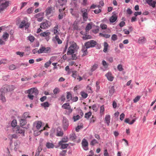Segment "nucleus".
Here are the masks:
<instances>
[{"label":"nucleus","mask_w":156,"mask_h":156,"mask_svg":"<svg viewBox=\"0 0 156 156\" xmlns=\"http://www.w3.org/2000/svg\"><path fill=\"white\" fill-rule=\"evenodd\" d=\"M153 8L155 7L156 2L152 1V0H145Z\"/></svg>","instance_id":"obj_17"},{"label":"nucleus","mask_w":156,"mask_h":156,"mask_svg":"<svg viewBox=\"0 0 156 156\" xmlns=\"http://www.w3.org/2000/svg\"><path fill=\"white\" fill-rule=\"evenodd\" d=\"M42 125V122L41 121H38L37 123L36 128L37 129H39L41 127Z\"/></svg>","instance_id":"obj_45"},{"label":"nucleus","mask_w":156,"mask_h":156,"mask_svg":"<svg viewBox=\"0 0 156 156\" xmlns=\"http://www.w3.org/2000/svg\"><path fill=\"white\" fill-rule=\"evenodd\" d=\"M78 48L79 47L77 46V44L75 42H73L68 48L67 54L71 55L74 54L75 51H76Z\"/></svg>","instance_id":"obj_3"},{"label":"nucleus","mask_w":156,"mask_h":156,"mask_svg":"<svg viewBox=\"0 0 156 156\" xmlns=\"http://www.w3.org/2000/svg\"><path fill=\"white\" fill-rule=\"evenodd\" d=\"M105 76L107 78L108 80L110 81H112L114 79L112 74L110 72H109L105 75Z\"/></svg>","instance_id":"obj_15"},{"label":"nucleus","mask_w":156,"mask_h":156,"mask_svg":"<svg viewBox=\"0 0 156 156\" xmlns=\"http://www.w3.org/2000/svg\"><path fill=\"white\" fill-rule=\"evenodd\" d=\"M50 51V48L49 47L45 48L44 47H40L38 50V53H48Z\"/></svg>","instance_id":"obj_10"},{"label":"nucleus","mask_w":156,"mask_h":156,"mask_svg":"<svg viewBox=\"0 0 156 156\" xmlns=\"http://www.w3.org/2000/svg\"><path fill=\"white\" fill-rule=\"evenodd\" d=\"M31 79V78L30 77H25L24 78H21V80L22 81H24L26 80H30Z\"/></svg>","instance_id":"obj_58"},{"label":"nucleus","mask_w":156,"mask_h":156,"mask_svg":"<svg viewBox=\"0 0 156 156\" xmlns=\"http://www.w3.org/2000/svg\"><path fill=\"white\" fill-rule=\"evenodd\" d=\"M30 25V23L28 22L27 18H25L21 21V22L20 24L19 27L20 28H23L25 27V29H28Z\"/></svg>","instance_id":"obj_9"},{"label":"nucleus","mask_w":156,"mask_h":156,"mask_svg":"<svg viewBox=\"0 0 156 156\" xmlns=\"http://www.w3.org/2000/svg\"><path fill=\"white\" fill-rule=\"evenodd\" d=\"M51 62L50 60L46 62L45 63L44 65V67L45 68H48V67L51 64Z\"/></svg>","instance_id":"obj_36"},{"label":"nucleus","mask_w":156,"mask_h":156,"mask_svg":"<svg viewBox=\"0 0 156 156\" xmlns=\"http://www.w3.org/2000/svg\"><path fill=\"white\" fill-rule=\"evenodd\" d=\"M115 13V12H113V14L110 18L109 20L111 23H114L117 19V16Z\"/></svg>","instance_id":"obj_13"},{"label":"nucleus","mask_w":156,"mask_h":156,"mask_svg":"<svg viewBox=\"0 0 156 156\" xmlns=\"http://www.w3.org/2000/svg\"><path fill=\"white\" fill-rule=\"evenodd\" d=\"M41 105L44 108L48 107L49 106V104L48 102H45L44 103L41 104Z\"/></svg>","instance_id":"obj_44"},{"label":"nucleus","mask_w":156,"mask_h":156,"mask_svg":"<svg viewBox=\"0 0 156 156\" xmlns=\"http://www.w3.org/2000/svg\"><path fill=\"white\" fill-rule=\"evenodd\" d=\"M99 36L105 37V38H108L110 37V35L108 34H103L102 33H100L99 34Z\"/></svg>","instance_id":"obj_35"},{"label":"nucleus","mask_w":156,"mask_h":156,"mask_svg":"<svg viewBox=\"0 0 156 156\" xmlns=\"http://www.w3.org/2000/svg\"><path fill=\"white\" fill-rule=\"evenodd\" d=\"M80 117V115H77L76 116H73V119H74V121H76V120L79 119Z\"/></svg>","instance_id":"obj_50"},{"label":"nucleus","mask_w":156,"mask_h":156,"mask_svg":"<svg viewBox=\"0 0 156 156\" xmlns=\"http://www.w3.org/2000/svg\"><path fill=\"white\" fill-rule=\"evenodd\" d=\"M63 125L64 129L66 130L69 126V122L68 119L65 117H63Z\"/></svg>","instance_id":"obj_11"},{"label":"nucleus","mask_w":156,"mask_h":156,"mask_svg":"<svg viewBox=\"0 0 156 156\" xmlns=\"http://www.w3.org/2000/svg\"><path fill=\"white\" fill-rule=\"evenodd\" d=\"M94 13L95 14H98L100 13L101 11V9H96L95 10H94Z\"/></svg>","instance_id":"obj_59"},{"label":"nucleus","mask_w":156,"mask_h":156,"mask_svg":"<svg viewBox=\"0 0 156 156\" xmlns=\"http://www.w3.org/2000/svg\"><path fill=\"white\" fill-rule=\"evenodd\" d=\"M111 39L112 40L114 41L117 40V35L115 34L112 35Z\"/></svg>","instance_id":"obj_43"},{"label":"nucleus","mask_w":156,"mask_h":156,"mask_svg":"<svg viewBox=\"0 0 156 156\" xmlns=\"http://www.w3.org/2000/svg\"><path fill=\"white\" fill-rule=\"evenodd\" d=\"M125 24V22L124 21H122L120 23L119 25L120 27H122L124 26Z\"/></svg>","instance_id":"obj_63"},{"label":"nucleus","mask_w":156,"mask_h":156,"mask_svg":"<svg viewBox=\"0 0 156 156\" xmlns=\"http://www.w3.org/2000/svg\"><path fill=\"white\" fill-rule=\"evenodd\" d=\"M63 134V133L62 131H58L57 132V136H62Z\"/></svg>","instance_id":"obj_54"},{"label":"nucleus","mask_w":156,"mask_h":156,"mask_svg":"<svg viewBox=\"0 0 156 156\" xmlns=\"http://www.w3.org/2000/svg\"><path fill=\"white\" fill-rule=\"evenodd\" d=\"M64 109L68 110L66 111V114L68 115H69L72 112L73 110L71 108V107L69 103H66L63 104L62 106Z\"/></svg>","instance_id":"obj_7"},{"label":"nucleus","mask_w":156,"mask_h":156,"mask_svg":"<svg viewBox=\"0 0 156 156\" xmlns=\"http://www.w3.org/2000/svg\"><path fill=\"white\" fill-rule=\"evenodd\" d=\"M77 76V71H74L72 72V76L76 79Z\"/></svg>","instance_id":"obj_49"},{"label":"nucleus","mask_w":156,"mask_h":156,"mask_svg":"<svg viewBox=\"0 0 156 156\" xmlns=\"http://www.w3.org/2000/svg\"><path fill=\"white\" fill-rule=\"evenodd\" d=\"M46 146L48 148H53L54 145L52 143L48 142L46 144Z\"/></svg>","instance_id":"obj_22"},{"label":"nucleus","mask_w":156,"mask_h":156,"mask_svg":"<svg viewBox=\"0 0 156 156\" xmlns=\"http://www.w3.org/2000/svg\"><path fill=\"white\" fill-rule=\"evenodd\" d=\"M20 124L21 126H23L26 124V120L25 119H21L20 121Z\"/></svg>","instance_id":"obj_41"},{"label":"nucleus","mask_w":156,"mask_h":156,"mask_svg":"<svg viewBox=\"0 0 156 156\" xmlns=\"http://www.w3.org/2000/svg\"><path fill=\"white\" fill-rule=\"evenodd\" d=\"M115 92V89L113 86H112L109 87V95H112Z\"/></svg>","instance_id":"obj_20"},{"label":"nucleus","mask_w":156,"mask_h":156,"mask_svg":"<svg viewBox=\"0 0 156 156\" xmlns=\"http://www.w3.org/2000/svg\"><path fill=\"white\" fill-rule=\"evenodd\" d=\"M56 40L57 41L58 44H60L62 43V41L59 38L58 35H56L55 36Z\"/></svg>","instance_id":"obj_34"},{"label":"nucleus","mask_w":156,"mask_h":156,"mask_svg":"<svg viewBox=\"0 0 156 156\" xmlns=\"http://www.w3.org/2000/svg\"><path fill=\"white\" fill-rule=\"evenodd\" d=\"M117 68L118 70L120 71H122L123 70L122 66L121 65H119L117 66Z\"/></svg>","instance_id":"obj_51"},{"label":"nucleus","mask_w":156,"mask_h":156,"mask_svg":"<svg viewBox=\"0 0 156 156\" xmlns=\"http://www.w3.org/2000/svg\"><path fill=\"white\" fill-rule=\"evenodd\" d=\"M80 94L82 97L84 98H86L88 96V94L83 91H81L80 92Z\"/></svg>","instance_id":"obj_26"},{"label":"nucleus","mask_w":156,"mask_h":156,"mask_svg":"<svg viewBox=\"0 0 156 156\" xmlns=\"http://www.w3.org/2000/svg\"><path fill=\"white\" fill-rule=\"evenodd\" d=\"M80 12L83 20L85 21H87L88 17V10L85 8H82L81 9Z\"/></svg>","instance_id":"obj_5"},{"label":"nucleus","mask_w":156,"mask_h":156,"mask_svg":"<svg viewBox=\"0 0 156 156\" xmlns=\"http://www.w3.org/2000/svg\"><path fill=\"white\" fill-rule=\"evenodd\" d=\"M110 120V116L109 115H107L105 116V122L106 123L108 126H109Z\"/></svg>","instance_id":"obj_18"},{"label":"nucleus","mask_w":156,"mask_h":156,"mask_svg":"<svg viewBox=\"0 0 156 156\" xmlns=\"http://www.w3.org/2000/svg\"><path fill=\"white\" fill-rule=\"evenodd\" d=\"M98 142L95 139H93L90 142V145H94L96 144H98Z\"/></svg>","instance_id":"obj_39"},{"label":"nucleus","mask_w":156,"mask_h":156,"mask_svg":"<svg viewBox=\"0 0 156 156\" xmlns=\"http://www.w3.org/2000/svg\"><path fill=\"white\" fill-rule=\"evenodd\" d=\"M27 92L28 93L27 97L30 100H33L35 96L38 94V90L35 88H31L27 90Z\"/></svg>","instance_id":"obj_2"},{"label":"nucleus","mask_w":156,"mask_h":156,"mask_svg":"<svg viewBox=\"0 0 156 156\" xmlns=\"http://www.w3.org/2000/svg\"><path fill=\"white\" fill-rule=\"evenodd\" d=\"M58 144L59 145L61 146V147L62 149L66 148L69 146L68 144H64L63 143H62L61 142H59Z\"/></svg>","instance_id":"obj_24"},{"label":"nucleus","mask_w":156,"mask_h":156,"mask_svg":"<svg viewBox=\"0 0 156 156\" xmlns=\"http://www.w3.org/2000/svg\"><path fill=\"white\" fill-rule=\"evenodd\" d=\"M14 131H15L16 133L17 134H24V131L22 128L17 127L14 128Z\"/></svg>","instance_id":"obj_14"},{"label":"nucleus","mask_w":156,"mask_h":156,"mask_svg":"<svg viewBox=\"0 0 156 156\" xmlns=\"http://www.w3.org/2000/svg\"><path fill=\"white\" fill-rule=\"evenodd\" d=\"M77 136L74 133H72L70 135V138L72 140H74L76 139Z\"/></svg>","instance_id":"obj_37"},{"label":"nucleus","mask_w":156,"mask_h":156,"mask_svg":"<svg viewBox=\"0 0 156 156\" xmlns=\"http://www.w3.org/2000/svg\"><path fill=\"white\" fill-rule=\"evenodd\" d=\"M140 97L139 96H137L133 100V102L134 103H136V102H137L139 101V99L140 98Z\"/></svg>","instance_id":"obj_52"},{"label":"nucleus","mask_w":156,"mask_h":156,"mask_svg":"<svg viewBox=\"0 0 156 156\" xmlns=\"http://www.w3.org/2000/svg\"><path fill=\"white\" fill-rule=\"evenodd\" d=\"M125 116V115L123 113H122L120 116V119L121 120H122L124 118Z\"/></svg>","instance_id":"obj_61"},{"label":"nucleus","mask_w":156,"mask_h":156,"mask_svg":"<svg viewBox=\"0 0 156 156\" xmlns=\"http://www.w3.org/2000/svg\"><path fill=\"white\" fill-rule=\"evenodd\" d=\"M59 92V89L57 88H55L53 90V92L54 94H57Z\"/></svg>","instance_id":"obj_53"},{"label":"nucleus","mask_w":156,"mask_h":156,"mask_svg":"<svg viewBox=\"0 0 156 156\" xmlns=\"http://www.w3.org/2000/svg\"><path fill=\"white\" fill-rule=\"evenodd\" d=\"M48 21H47L45 22L41 23L40 25V27L42 29L47 28L49 26L48 24Z\"/></svg>","instance_id":"obj_16"},{"label":"nucleus","mask_w":156,"mask_h":156,"mask_svg":"<svg viewBox=\"0 0 156 156\" xmlns=\"http://www.w3.org/2000/svg\"><path fill=\"white\" fill-rule=\"evenodd\" d=\"M28 39L29 41L31 42H33L34 40V37L32 36H30L28 37Z\"/></svg>","instance_id":"obj_48"},{"label":"nucleus","mask_w":156,"mask_h":156,"mask_svg":"<svg viewBox=\"0 0 156 156\" xmlns=\"http://www.w3.org/2000/svg\"><path fill=\"white\" fill-rule=\"evenodd\" d=\"M67 151L66 150H63L60 153V155L62 156H65L66 154Z\"/></svg>","instance_id":"obj_46"},{"label":"nucleus","mask_w":156,"mask_h":156,"mask_svg":"<svg viewBox=\"0 0 156 156\" xmlns=\"http://www.w3.org/2000/svg\"><path fill=\"white\" fill-rule=\"evenodd\" d=\"M9 4V2L6 0H0V12L4 11Z\"/></svg>","instance_id":"obj_4"},{"label":"nucleus","mask_w":156,"mask_h":156,"mask_svg":"<svg viewBox=\"0 0 156 156\" xmlns=\"http://www.w3.org/2000/svg\"><path fill=\"white\" fill-rule=\"evenodd\" d=\"M98 64H95L92 66L90 69V71L92 72L95 70L98 67Z\"/></svg>","instance_id":"obj_27"},{"label":"nucleus","mask_w":156,"mask_h":156,"mask_svg":"<svg viewBox=\"0 0 156 156\" xmlns=\"http://www.w3.org/2000/svg\"><path fill=\"white\" fill-rule=\"evenodd\" d=\"M34 10V9L32 8H29L27 9V12L28 14L31 13Z\"/></svg>","instance_id":"obj_57"},{"label":"nucleus","mask_w":156,"mask_h":156,"mask_svg":"<svg viewBox=\"0 0 156 156\" xmlns=\"http://www.w3.org/2000/svg\"><path fill=\"white\" fill-rule=\"evenodd\" d=\"M104 50L103 51L105 52H106L108 48V44L106 43V42H104Z\"/></svg>","instance_id":"obj_28"},{"label":"nucleus","mask_w":156,"mask_h":156,"mask_svg":"<svg viewBox=\"0 0 156 156\" xmlns=\"http://www.w3.org/2000/svg\"><path fill=\"white\" fill-rule=\"evenodd\" d=\"M96 44V41L94 40H91L85 43L84 46L83 47L81 50L82 52L83 53L82 56H84L87 55L88 53L87 48L94 47Z\"/></svg>","instance_id":"obj_1"},{"label":"nucleus","mask_w":156,"mask_h":156,"mask_svg":"<svg viewBox=\"0 0 156 156\" xmlns=\"http://www.w3.org/2000/svg\"><path fill=\"white\" fill-rule=\"evenodd\" d=\"M105 110V108L104 105H102L100 107V112L101 114H103Z\"/></svg>","instance_id":"obj_55"},{"label":"nucleus","mask_w":156,"mask_h":156,"mask_svg":"<svg viewBox=\"0 0 156 156\" xmlns=\"http://www.w3.org/2000/svg\"><path fill=\"white\" fill-rule=\"evenodd\" d=\"M68 141V139L67 137H65L63 138L61 141L60 142H62V143H65L67 142Z\"/></svg>","instance_id":"obj_56"},{"label":"nucleus","mask_w":156,"mask_h":156,"mask_svg":"<svg viewBox=\"0 0 156 156\" xmlns=\"http://www.w3.org/2000/svg\"><path fill=\"white\" fill-rule=\"evenodd\" d=\"M17 137L16 134H10L8 136V137L11 140L13 138L16 139Z\"/></svg>","instance_id":"obj_40"},{"label":"nucleus","mask_w":156,"mask_h":156,"mask_svg":"<svg viewBox=\"0 0 156 156\" xmlns=\"http://www.w3.org/2000/svg\"><path fill=\"white\" fill-rule=\"evenodd\" d=\"M50 34V33L48 31L43 32L40 34L41 36H43V37H46V36H49Z\"/></svg>","instance_id":"obj_25"},{"label":"nucleus","mask_w":156,"mask_h":156,"mask_svg":"<svg viewBox=\"0 0 156 156\" xmlns=\"http://www.w3.org/2000/svg\"><path fill=\"white\" fill-rule=\"evenodd\" d=\"M100 26L101 29H106L107 27V25L105 24H101Z\"/></svg>","instance_id":"obj_60"},{"label":"nucleus","mask_w":156,"mask_h":156,"mask_svg":"<svg viewBox=\"0 0 156 156\" xmlns=\"http://www.w3.org/2000/svg\"><path fill=\"white\" fill-rule=\"evenodd\" d=\"M17 124L16 121V119L12 120L11 123V126L13 127H15Z\"/></svg>","instance_id":"obj_42"},{"label":"nucleus","mask_w":156,"mask_h":156,"mask_svg":"<svg viewBox=\"0 0 156 156\" xmlns=\"http://www.w3.org/2000/svg\"><path fill=\"white\" fill-rule=\"evenodd\" d=\"M92 28V26L90 23H89L87 24L85 30L86 31H88L89 30Z\"/></svg>","instance_id":"obj_38"},{"label":"nucleus","mask_w":156,"mask_h":156,"mask_svg":"<svg viewBox=\"0 0 156 156\" xmlns=\"http://www.w3.org/2000/svg\"><path fill=\"white\" fill-rule=\"evenodd\" d=\"M55 12V8L54 6L50 5L46 9L45 12L47 16L53 14Z\"/></svg>","instance_id":"obj_8"},{"label":"nucleus","mask_w":156,"mask_h":156,"mask_svg":"<svg viewBox=\"0 0 156 156\" xmlns=\"http://www.w3.org/2000/svg\"><path fill=\"white\" fill-rule=\"evenodd\" d=\"M62 2V3H61L60 4V5L61 6H62L66 4V3L67 2V0H60Z\"/></svg>","instance_id":"obj_62"},{"label":"nucleus","mask_w":156,"mask_h":156,"mask_svg":"<svg viewBox=\"0 0 156 156\" xmlns=\"http://www.w3.org/2000/svg\"><path fill=\"white\" fill-rule=\"evenodd\" d=\"M102 65H103L104 67L106 69L108 67V64L107 63L105 60H103L102 61Z\"/></svg>","instance_id":"obj_31"},{"label":"nucleus","mask_w":156,"mask_h":156,"mask_svg":"<svg viewBox=\"0 0 156 156\" xmlns=\"http://www.w3.org/2000/svg\"><path fill=\"white\" fill-rule=\"evenodd\" d=\"M66 98L69 101L72 100V95L71 93L68 92H67Z\"/></svg>","instance_id":"obj_29"},{"label":"nucleus","mask_w":156,"mask_h":156,"mask_svg":"<svg viewBox=\"0 0 156 156\" xmlns=\"http://www.w3.org/2000/svg\"><path fill=\"white\" fill-rule=\"evenodd\" d=\"M42 150V146L40 145L37 150L35 156H38L39 155V153Z\"/></svg>","instance_id":"obj_21"},{"label":"nucleus","mask_w":156,"mask_h":156,"mask_svg":"<svg viewBox=\"0 0 156 156\" xmlns=\"http://www.w3.org/2000/svg\"><path fill=\"white\" fill-rule=\"evenodd\" d=\"M9 68L10 70H13L16 68V66L13 64H12L9 66Z\"/></svg>","instance_id":"obj_47"},{"label":"nucleus","mask_w":156,"mask_h":156,"mask_svg":"<svg viewBox=\"0 0 156 156\" xmlns=\"http://www.w3.org/2000/svg\"><path fill=\"white\" fill-rule=\"evenodd\" d=\"M92 115V113L90 112H89L87 113H85V118L89 119Z\"/></svg>","instance_id":"obj_32"},{"label":"nucleus","mask_w":156,"mask_h":156,"mask_svg":"<svg viewBox=\"0 0 156 156\" xmlns=\"http://www.w3.org/2000/svg\"><path fill=\"white\" fill-rule=\"evenodd\" d=\"M9 35L7 33H5L2 35V37L4 38V40L6 41V40L9 37Z\"/></svg>","instance_id":"obj_33"},{"label":"nucleus","mask_w":156,"mask_h":156,"mask_svg":"<svg viewBox=\"0 0 156 156\" xmlns=\"http://www.w3.org/2000/svg\"><path fill=\"white\" fill-rule=\"evenodd\" d=\"M58 24H56V25L54 27L53 32L55 34H58Z\"/></svg>","instance_id":"obj_23"},{"label":"nucleus","mask_w":156,"mask_h":156,"mask_svg":"<svg viewBox=\"0 0 156 156\" xmlns=\"http://www.w3.org/2000/svg\"><path fill=\"white\" fill-rule=\"evenodd\" d=\"M82 147L83 149L87 150L88 149V143L85 139H83L82 141Z\"/></svg>","instance_id":"obj_12"},{"label":"nucleus","mask_w":156,"mask_h":156,"mask_svg":"<svg viewBox=\"0 0 156 156\" xmlns=\"http://www.w3.org/2000/svg\"><path fill=\"white\" fill-rule=\"evenodd\" d=\"M146 41V39L144 37H140L138 39V43L139 44H144Z\"/></svg>","instance_id":"obj_19"},{"label":"nucleus","mask_w":156,"mask_h":156,"mask_svg":"<svg viewBox=\"0 0 156 156\" xmlns=\"http://www.w3.org/2000/svg\"><path fill=\"white\" fill-rule=\"evenodd\" d=\"M7 152L4 154V156H12L10 154V152L9 151V149H7Z\"/></svg>","instance_id":"obj_64"},{"label":"nucleus","mask_w":156,"mask_h":156,"mask_svg":"<svg viewBox=\"0 0 156 156\" xmlns=\"http://www.w3.org/2000/svg\"><path fill=\"white\" fill-rule=\"evenodd\" d=\"M0 100H1L3 102L6 101L5 98V94L2 93L0 95Z\"/></svg>","instance_id":"obj_30"},{"label":"nucleus","mask_w":156,"mask_h":156,"mask_svg":"<svg viewBox=\"0 0 156 156\" xmlns=\"http://www.w3.org/2000/svg\"><path fill=\"white\" fill-rule=\"evenodd\" d=\"M15 88V87L13 86H5L4 87L0 89V92L5 94L8 92L12 91Z\"/></svg>","instance_id":"obj_6"}]
</instances>
